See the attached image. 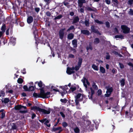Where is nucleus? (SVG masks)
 Here are the masks:
<instances>
[{"instance_id": "nucleus-1", "label": "nucleus", "mask_w": 133, "mask_h": 133, "mask_svg": "<svg viewBox=\"0 0 133 133\" xmlns=\"http://www.w3.org/2000/svg\"><path fill=\"white\" fill-rule=\"evenodd\" d=\"M31 110H33L34 111L36 110L37 111H38L41 114L43 115L48 114H50L51 111L50 109L49 108L48 110L45 109H42L40 108L39 107L35 106L32 107L31 108Z\"/></svg>"}, {"instance_id": "nucleus-2", "label": "nucleus", "mask_w": 133, "mask_h": 133, "mask_svg": "<svg viewBox=\"0 0 133 133\" xmlns=\"http://www.w3.org/2000/svg\"><path fill=\"white\" fill-rule=\"evenodd\" d=\"M39 90H40V94L41 95V98L45 99L49 98L50 97V92H45L43 89V88H39Z\"/></svg>"}, {"instance_id": "nucleus-3", "label": "nucleus", "mask_w": 133, "mask_h": 133, "mask_svg": "<svg viewBox=\"0 0 133 133\" xmlns=\"http://www.w3.org/2000/svg\"><path fill=\"white\" fill-rule=\"evenodd\" d=\"M65 28H61L59 31L58 35L59 38L61 40H63L64 37V31L65 30Z\"/></svg>"}, {"instance_id": "nucleus-4", "label": "nucleus", "mask_w": 133, "mask_h": 133, "mask_svg": "<svg viewBox=\"0 0 133 133\" xmlns=\"http://www.w3.org/2000/svg\"><path fill=\"white\" fill-rule=\"evenodd\" d=\"M113 91V88L112 87H110V88H109V87H108L106 92V94H105V97H109Z\"/></svg>"}, {"instance_id": "nucleus-5", "label": "nucleus", "mask_w": 133, "mask_h": 133, "mask_svg": "<svg viewBox=\"0 0 133 133\" xmlns=\"http://www.w3.org/2000/svg\"><path fill=\"white\" fill-rule=\"evenodd\" d=\"M121 28L123 33L128 34L129 32L130 29L126 25H122L121 26Z\"/></svg>"}, {"instance_id": "nucleus-6", "label": "nucleus", "mask_w": 133, "mask_h": 133, "mask_svg": "<svg viewBox=\"0 0 133 133\" xmlns=\"http://www.w3.org/2000/svg\"><path fill=\"white\" fill-rule=\"evenodd\" d=\"M37 21V19H34V21L31 28L32 30H37V26L38 25Z\"/></svg>"}, {"instance_id": "nucleus-7", "label": "nucleus", "mask_w": 133, "mask_h": 133, "mask_svg": "<svg viewBox=\"0 0 133 133\" xmlns=\"http://www.w3.org/2000/svg\"><path fill=\"white\" fill-rule=\"evenodd\" d=\"M91 32H93L99 35H101V33L98 31L97 29L95 28V26L94 25H91Z\"/></svg>"}, {"instance_id": "nucleus-8", "label": "nucleus", "mask_w": 133, "mask_h": 133, "mask_svg": "<svg viewBox=\"0 0 133 133\" xmlns=\"http://www.w3.org/2000/svg\"><path fill=\"white\" fill-rule=\"evenodd\" d=\"M39 121L42 123H43L45 121L44 123V124L45 125L48 127H50V124H47L49 122V121L48 120H47L46 118H45L42 120H39Z\"/></svg>"}, {"instance_id": "nucleus-9", "label": "nucleus", "mask_w": 133, "mask_h": 133, "mask_svg": "<svg viewBox=\"0 0 133 133\" xmlns=\"http://www.w3.org/2000/svg\"><path fill=\"white\" fill-rule=\"evenodd\" d=\"M39 43L45 45V41L43 40V38H41V39H39L38 38V40H37V41H36L35 43L36 44V45L37 46L38 43Z\"/></svg>"}, {"instance_id": "nucleus-10", "label": "nucleus", "mask_w": 133, "mask_h": 133, "mask_svg": "<svg viewBox=\"0 0 133 133\" xmlns=\"http://www.w3.org/2000/svg\"><path fill=\"white\" fill-rule=\"evenodd\" d=\"M22 108L25 109H26V106H22L21 105H16L15 107V110H18L21 109Z\"/></svg>"}, {"instance_id": "nucleus-11", "label": "nucleus", "mask_w": 133, "mask_h": 133, "mask_svg": "<svg viewBox=\"0 0 133 133\" xmlns=\"http://www.w3.org/2000/svg\"><path fill=\"white\" fill-rule=\"evenodd\" d=\"M33 21V18L32 16H29L28 17L27 19V22L28 24L31 23Z\"/></svg>"}, {"instance_id": "nucleus-12", "label": "nucleus", "mask_w": 133, "mask_h": 133, "mask_svg": "<svg viewBox=\"0 0 133 133\" xmlns=\"http://www.w3.org/2000/svg\"><path fill=\"white\" fill-rule=\"evenodd\" d=\"M85 2V0H78V5L80 8H81L83 5V3Z\"/></svg>"}, {"instance_id": "nucleus-13", "label": "nucleus", "mask_w": 133, "mask_h": 133, "mask_svg": "<svg viewBox=\"0 0 133 133\" xmlns=\"http://www.w3.org/2000/svg\"><path fill=\"white\" fill-rule=\"evenodd\" d=\"M66 73L69 75H71L72 74L74 73L75 71L71 70V68L68 67L66 71Z\"/></svg>"}, {"instance_id": "nucleus-14", "label": "nucleus", "mask_w": 133, "mask_h": 133, "mask_svg": "<svg viewBox=\"0 0 133 133\" xmlns=\"http://www.w3.org/2000/svg\"><path fill=\"white\" fill-rule=\"evenodd\" d=\"M92 8H93V9H92L89 7H87L86 8V9L88 11H92L96 12L97 11V10L96 9L93 7H92Z\"/></svg>"}, {"instance_id": "nucleus-15", "label": "nucleus", "mask_w": 133, "mask_h": 133, "mask_svg": "<svg viewBox=\"0 0 133 133\" xmlns=\"http://www.w3.org/2000/svg\"><path fill=\"white\" fill-rule=\"evenodd\" d=\"M81 32V33L86 35H89L90 34V32L88 30H82Z\"/></svg>"}, {"instance_id": "nucleus-16", "label": "nucleus", "mask_w": 133, "mask_h": 133, "mask_svg": "<svg viewBox=\"0 0 133 133\" xmlns=\"http://www.w3.org/2000/svg\"><path fill=\"white\" fill-rule=\"evenodd\" d=\"M72 44L73 45V47L76 48L77 46V39H74L72 40Z\"/></svg>"}, {"instance_id": "nucleus-17", "label": "nucleus", "mask_w": 133, "mask_h": 133, "mask_svg": "<svg viewBox=\"0 0 133 133\" xmlns=\"http://www.w3.org/2000/svg\"><path fill=\"white\" fill-rule=\"evenodd\" d=\"M74 37V34L72 33H70L67 35V39L69 40H71Z\"/></svg>"}, {"instance_id": "nucleus-18", "label": "nucleus", "mask_w": 133, "mask_h": 133, "mask_svg": "<svg viewBox=\"0 0 133 133\" xmlns=\"http://www.w3.org/2000/svg\"><path fill=\"white\" fill-rule=\"evenodd\" d=\"M79 20V18L78 16L75 17L73 19L72 23L75 24L78 22Z\"/></svg>"}, {"instance_id": "nucleus-19", "label": "nucleus", "mask_w": 133, "mask_h": 133, "mask_svg": "<svg viewBox=\"0 0 133 133\" xmlns=\"http://www.w3.org/2000/svg\"><path fill=\"white\" fill-rule=\"evenodd\" d=\"M34 31L33 32V34L34 35V36L35 38V39L36 41H37V40H38V38L37 37H36V36H38L37 35V30H33Z\"/></svg>"}, {"instance_id": "nucleus-20", "label": "nucleus", "mask_w": 133, "mask_h": 133, "mask_svg": "<svg viewBox=\"0 0 133 133\" xmlns=\"http://www.w3.org/2000/svg\"><path fill=\"white\" fill-rule=\"evenodd\" d=\"M33 96L36 98H41V95L40 93L38 94L35 92H34L33 94Z\"/></svg>"}, {"instance_id": "nucleus-21", "label": "nucleus", "mask_w": 133, "mask_h": 133, "mask_svg": "<svg viewBox=\"0 0 133 133\" xmlns=\"http://www.w3.org/2000/svg\"><path fill=\"white\" fill-rule=\"evenodd\" d=\"M59 88L61 89L63 91L67 92L66 90L68 89L67 85H66L64 86H60Z\"/></svg>"}, {"instance_id": "nucleus-22", "label": "nucleus", "mask_w": 133, "mask_h": 133, "mask_svg": "<svg viewBox=\"0 0 133 133\" xmlns=\"http://www.w3.org/2000/svg\"><path fill=\"white\" fill-rule=\"evenodd\" d=\"M62 129L61 127H59L57 128H55L53 127L52 130V131L55 132L56 131Z\"/></svg>"}, {"instance_id": "nucleus-23", "label": "nucleus", "mask_w": 133, "mask_h": 133, "mask_svg": "<svg viewBox=\"0 0 133 133\" xmlns=\"http://www.w3.org/2000/svg\"><path fill=\"white\" fill-rule=\"evenodd\" d=\"M16 38L15 37H11L10 38V42L12 43L13 44H14L15 43Z\"/></svg>"}, {"instance_id": "nucleus-24", "label": "nucleus", "mask_w": 133, "mask_h": 133, "mask_svg": "<svg viewBox=\"0 0 133 133\" xmlns=\"http://www.w3.org/2000/svg\"><path fill=\"white\" fill-rule=\"evenodd\" d=\"M90 89L91 90V95H90V97L89 98L92 99L93 95L95 93V91H94V90L92 89V88H91V87L90 88Z\"/></svg>"}, {"instance_id": "nucleus-25", "label": "nucleus", "mask_w": 133, "mask_h": 133, "mask_svg": "<svg viewBox=\"0 0 133 133\" xmlns=\"http://www.w3.org/2000/svg\"><path fill=\"white\" fill-rule=\"evenodd\" d=\"M6 29V26L5 24H4L1 27V30L3 33H4Z\"/></svg>"}, {"instance_id": "nucleus-26", "label": "nucleus", "mask_w": 133, "mask_h": 133, "mask_svg": "<svg viewBox=\"0 0 133 133\" xmlns=\"http://www.w3.org/2000/svg\"><path fill=\"white\" fill-rule=\"evenodd\" d=\"M99 42L100 40L99 38H96L94 39V43L95 44H97Z\"/></svg>"}, {"instance_id": "nucleus-27", "label": "nucleus", "mask_w": 133, "mask_h": 133, "mask_svg": "<svg viewBox=\"0 0 133 133\" xmlns=\"http://www.w3.org/2000/svg\"><path fill=\"white\" fill-rule=\"evenodd\" d=\"M83 59L81 57H79L78 58V65L79 66L81 65L82 64V62Z\"/></svg>"}, {"instance_id": "nucleus-28", "label": "nucleus", "mask_w": 133, "mask_h": 133, "mask_svg": "<svg viewBox=\"0 0 133 133\" xmlns=\"http://www.w3.org/2000/svg\"><path fill=\"white\" fill-rule=\"evenodd\" d=\"M37 83H38V86L40 88H42L43 85L42 82L41 81H40L39 82H35V84H36Z\"/></svg>"}, {"instance_id": "nucleus-29", "label": "nucleus", "mask_w": 133, "mask_h": 133, "mask_svg": "<svg viewBox=\"0 0 133 133\" xmlns=\"http://www.w3.org/2000/svg\"><path fill=\"white\" fill-rule=\"evenodd\" d=\"M100 71L103 74L105 73V68L103 66H101L100 67Z\"/></svg>"}, {"instance_id": "nucleus-30", "label": "nucleus", "mask_w": 133, "mask_h": 133, "mask_svg": "<svg viewBox=\"0 0 133 133\" xmlns=\"http://www.w3.org/2000/svg\"><path fill=\"white\" fill-rule=\"evenodd\" d=\"M92 68L94 70L98 71V66L94 64H93L92 66Z\"/></svg>"}, {"instance_id": "nucleus-31", "label": "nucleus", "mask_w": 133, "mask_h": 133, "mask_svg": "<svg viewBox=\"0 0 133 133\" xmlns=\"http://www.w3.org/2000/svg\"><path fill=\"white\" fill-rule=\"evenodd\" d=\"M92 87L95 90H97L98 88L97 86L96 85V83L95 82H93L92 84Z\"/></svg>"}, {"instance_id": "nucleus-32", "label": "nucleus", "mask_w": 133, "mask_h": 133, "mask_svg": "<svg viewBox=\"0 0 133 133\" xmlns=\"http://www.w3.org/2000/svg\"><path fill=\"white\" fill-rule=\"evenodd\" d=\"M35 85L34 86H30L29 88V91H34L35 90Z\"/></svg>"}, {"instance_id": "nucleus-33", "label": "nucleus", "mask_w": 133, "mask_h": 133, "mask_svg": "<svg viewBox=\"0 0 133 133\" xmlns=\"http://www.w3.org/2000/svg\"><path fill=\"white\" fill-rule=\"evenodd\" d=\"M115 37L116 38H121V39H123L124 38V37L122 35H116L115 36Z\"/></svg>"}, {"instance_id": "nucleus-34", "label": "nucleus", "mask_w": 133, "mask_h": 133, "mask_svg": "<svg viewBox=\"0 0 133 133\" xmlns=\"http://www.w3.org/2000/svg\"><path fill=\"white\" fill-rule=\"evenodd\" d=\"M89 49L91 50H92L93 49L92 47L90 44H89V46H87L86 47V49L87 51Z\"/></svg>"}, {"instance_id": "nucleus-35", "label": "nucleus", "mask_w": 133, "mask_h": 133, "mask_svg": "<svg viewBox=\"0 0 133 133\" xmlns=\"http://www.w3.org/2000/svg\"><path fill=\"white\" fill-rule=\"evenodd\" d=\"M121 85V86H123L125 83V79L124 78L122 79L120 82Z\"/></svg>"}, {"instance_id": "nucleus-36", "label": "nucleus", "mask_w": 133, "mask_h": 133, "mask_svg": "<svg viewBox=\"0 0 133 133\" xmlns=\"http://www.w3.org/2000/svg\"><path fill=\"white\" fill-rule=\"evenodd\" d=\"M9 100L8 98H4V101H2V103H6L9 102Z\"/></svg>"}, {"instance_id": "nucleus-37", "label": "nucleus", "mask_w": 133, "mask_h": 133, "mask_svg": "<svg viewBox=\"0 0 133 133\" xmlns=\"http://www.w3.org/2000/svg\"><path fill=\"white\" fill-rule=\"evenodd\" d=\"M63 17V16L62 15H60L57 16L55 17L54 19L55 20L57 19H60Z\"/></svg>"}, {"instance_id": "nucleus-38", "label": "nucleus", "mask_w": 133, "mask_h": 133, "mask_svg": "<svg viewBox=\"0 0 133 133\" xmlns=\"http://www.w3.org/2000/svg\"><path fill=\"white\" fill-rule=\"evenodd\" d=\"M75 28L74 26L73 25H72V26H70L69 27V28L67 30V31L68 32L71 30H75Z\"/></svg>"}, {"instance_id": "nucleus-39", "label": "nucleus", "mask_w": 133, "mask_h": 133, "mask_svg": "<svg viewBox=\"0 0 133 133\" xmlns=\"http://www.w3.org/2000/svg\"><path fill=\"white\" fill-rule=\"evenodd\" d=\"M84 23L85 25L87 27H88L89 26V20L88 19V20H85V21L84 22Z\"/></svg>"}, {"instance_id": "nucleus-40", "label": "nucleus", "mask_w": 133, "mask_h": 133, "mask_svg": "<svg viewBox=\"0 0 133 133\" xmlns=\"http://www.w3.org/2000/svg\"><path fill=\"white\" fill-rule=\"evenodd\" d=\"M5 111L4 112H2L0 115V117L1 119L5 117Z\"/></svg>"}, {"instance_id": "nucleus-41", "label": "nucleus", "mask_w": 133, "mask_h": 133, "mask_svg": "<svg viewBox=\"0 0 133 133\" xmlns=\"http://www.w3.org/2000/svg\"><path fill=\"white\" fill-rule=\"evenodd\" d=\"M74 131L75 133H79L80 132V130L77 127H76L74 129Z\"/></svg>"}, {"instance_id": "nucleus-42", "label": "nucleus", "mask_w": 133, "mask_h": 133, "mask_svg": "<svg viewBox=\"0 0 133 133\" xmlns=\"http://www.w3.org/2000/svg\"><path fill=\"white\" fill-rule=\"evenodd\" d=\"M94 22L98 24H103V22L99 21L98 19L95 20Z\"/></svg>"}, {"instance_id": "nucleus-43", "label": "nucleus", "mask_w": 133, "mask_h": 133, "mask_svg": "<svg viewBox=\"0 0 133 133\" xmlns=\"http://www.w3.org/2000/svg\"><path fill=\"white\" fill-rule=\"evenodd\" d=\"M60 101L62 103L65 104L67 101V100L66 98L64 99H61L60 100Z\"/></svg>"}, {"instance_id": "nucleus-44", "label": "nucleus", "mask_w": 133, "mask_h": 133, "mask_svg": "<svg viewBox=\"0 0 133 133\" xmlns=\"http://www.w3.org/2000/svg\"><path fill=\"white\" fill-rule=\"evenodd\" d=\"M62 125L65 128L68 125V124L66 122H64L62 123Z\"/></svg>"}, {"instance_id": "nucleus-45", "label": "nucleus", "mask_w": 133, "mask_h": 133, "mask_svg": "<svg viewBox=\"0 0 133 133\" xmlns=\"http://www.w3.org/2000/svg\"><path fill=\"white\" fill-rule=\"evenodd\" d=\"M17 81L18 83L21 84L23 82V80L21 78H19L18 79Z\"/></svg>"}, {"instance_id": "nucleus-46", "label": "nucleus", "mask_w": 133, "mask_h": 133, "mask_svg": "<svg viewBox=\"0 0 133 133\" xmlns=\"http://www.w3.org/2000/svg\"><path fill=\"white\" fill-rule=\"evenodd\" d=\"M128 14L130 15H133V10L132 9H130V10L129 11Z\"/></svg>"}, {"instance_id": "nucleus-47", "label": "nucleus", "mask_w": 133, "mask_h": 133, "mask_svg": "<svg viewBox=\"0 0 133 133\" xmlns=\"http://www.w3.org/2000/svg\"><path fill=\"white\" fill-rule=\"evenodd\" d=\"M83 79H84L83 80H84V81H86L87 84L88 85H89L90 83L89 82L88 79L86 78L85 77H83Z\"/></svg>"}, {"instance_id": "nucleus-48", "label": "nucleus", "mask_w": 133, "mask_h": 133, "mask_svg": "<svg viewBox=\"0 0 133 133\" xmlns=\"http://www.w3.org/2000/svg\"><path fill=\"white\" fill-rule=\"evenodd\" d=\"M23 88L24 90L25 91H29V88L26 85H24L23 87Z\"/></svg>"}, {"instance_id": "nucleus-49", "label": "nucleus", "mask_w": 133, "mask_h": 133, "mask_svg": "<svg viewBox=\"0 0 133 133\" xmlns=\"http://www.w3.org/2000/svg\"><path fill=\"white\" fill-rule=\"evenodd\" d=\"M5 95L4 92L3 91H1L0 92V97L1 96L2 97H4Z\"/></svg>"}, {"instance_id": "nucleus-50", "label": "nucleus", "mask_w": 133, "mask_h": 133, "mask_svg": "<svg viewBox=\"0 0 133 133\" xmlns=\"http://www.w3.org/2000/svg\"><path fill=\"white\" fill-rule=\"evenodd\" d=\"M112 2L114 5H115L116 3L118 4L119 3L117 0H112Z\"/></svg>"}, {"instance_id": "nucleus-51", "label": "nucleus", "mask_w": 133, "mask_h": 133, "mask_svg": "<svg viewBox=\"0 0 133 133\" xmlns=\"http://www.w3.org/2000/svg\"><path fill=\"white\" fill-rule=\"evenodd\" d=\"M17 127L16 125L14 123H13V125L12 126V129L13 130L16 129Z\"/></svg>"}, {"instance_id": "nucleus-52", "label": "nucleus", "mask_w": 133, "mask_h": 133, "mask_svg": "<svg viewBox=\"0 0 133 133\" xmlns=\"http://www.w3.org/2000/svg\"><path fill=\"white\" fill-rule=\"evenodd\" d=\"M81 95V94L79 93L75 97L76 99H78L79 98H80Z\"/></svg>"}, {"instance_id": "nucleus-53", "label": "nucleus", "mask_w": 133, "mask_h": 133, "mask_svg": "<svg viewBox=\"0 0 133 133\" xmlns=\"http://www.w3.org/2000/svg\"><path fill=\"white\" fill-rule=\"evenodd\" d=\"M105 25L106 27L107 28H109L110 27V24L109 22L108 21H107L105 22Z\"/></svg>"}, {"instance_id": "nucleus-54", "label": "nucleus", "mask_w": 133, "mask_h": 133, "mask_svg": "<svg viewBox=\"0 0 133 133\" xmlns=\"http://www.w3.org/2000/svg\"><path fill=\"white\" fill-rule=\"evenodd\" d=\"M81 66L78 65V66H76L75 67V70L76 71H77L79 70V68Z\"/></svg>"}, {"instance_id": "nucleus-55", "label": "nucleus", "mask_w": 133, "mask_h": 133, "mask_svg": "<svg viewBox=\"0 0 133 133\" xmlns=\"http://www.w3.org/2000/svg\"><path fill=\"white\" fill-rule=\"evenodd\" d=\"M46 15L47 16L50 17L51 15V14L50 11H48L46 12Z\"/></svg>"}, {"instance_id": "nucleus-56", "label": "nucleus", "mask_w": 133, "mask_h": 133, "mask_svg": "<svg viewBox=\"0 0 133 133\" xmlns=\"http://www.w3.org/2000/svg\"><path fill=\"white\" fill-rule=\"evenodd\" d=\"M76 89V87H71L70 88V90L72 92L75 90Z\"/></svg>"}, {"instance_id": "nucleus-57", "label": "nucleus", "mask_w": 133, "mask_h": 133, "mask_svg": "<svg viewBox=\"0 0 133 133\" xmlns=\"http://www.w3.org/2000/svg\"><path fill=\"white\" fill-rule=\"evenodd\" d=\"M20 113H25L27 112V110H20L19 111Z\"/></svg>"}, {"instance_id": "nucleus-58", "label": "nucleus", "mask_w": 133, "mask_h": 133, "mask_svg": "<svg viewBox=\"0 0 133 133\" xmlns=\"http://www.w3.org/2000/svg\"><path fill=\"white\" fill-rule=\"evenodd\" d=\"M40 8L38 7L35 8V11L37 13H38L40 10Z\"/></svg>"}, {"instance_id": "nucleus-59", "label": "nucleus", "mask_w": 133, "mask_h": 133, "mask_svg": "<svg viewBox=\"0 0 133 133\" xmlns=\"http://www.w3.org/2000/svg\"><path fill=\"white\" fill-rule=\"evenodd\" d=\"M82 82L83 83L84 86L86 88H87V85L85 84V82L84 80H83L82 79L81 80Z\"/></svg>"}, {"instance_id": "nucleus-60", "label": "nucleus", "mask_w": 133, "mask_h": 133, "mask_svg": "<svg viewBox=\"0 0 133 133\" xmlns=\"http://www.w3.org/2000/svg\"><path fill=\"white\" fill-rule=\"evenodd\" d=\"M105 2L107 4L109 5L110 4L111 0H105Z\"/></svg>"}, {"instance_id": "nucleus-61", "label": "nucleus", "mask_w": 133, "mask_h": 133, "mask_svg": "<svg viewBox=\"0 0 133 133\" xmlns=\"http://www.w3.org/2000/svg\"><path fill=\"white\" fill-rule=\"evenodd\" d=\"M119 64L120 66V67L121 69H123L124 68V66L122 63H119Z\"/></svg>"}, {"instance_id": "nucleus-62", "label": "nucleus", "mask_w": 133, "mask_h": 133, "mask_svg": "<svg viewBox=\"0 0 133 133\" xmlns=\"http://www.w3.org/2000/svg\"><path fill=\"white\" fill-rule=\"evenodd\" d=\"M97 93L98 95V96L102 94V93L101 90V89L98 90L97 91Z\"/></svg>"}, {"instance_id": "nucleus-63", "label": "nucleus", "mask_w": 133, "mask_h": 133, "mask_svg": "<svg viewBox=\"0 0 133 133\" xmlns=\"http://www.w3.org/2000/svg\"><path fill=\"white\" fill-rule=\"evenodd\" d=\"M75 101L76 103V105H78V104L79 103V101L78 99H76Z\"/></svg>"}, {"instance_id": "nucleus-64", "label": "nucleus", "mask_w": 133, "mask_h": 133, "mask_svg": "<svg viewBox=\"0 0 133 133\" xmlns=\"http://www.w3.org/2000/svg\"><path fill=\"white\" fill-rule=\"evenodd\" d=\"M71 51H73V53H76V51L75 49L73 48H72V47H71Z\"/></svg>"}]
</instances>
